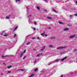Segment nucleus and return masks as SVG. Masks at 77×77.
Listing matches in <instances>:
<instances>
[{
  "mask_svg": "<svg viewBox=\"0 0 77 77\" xmlns=\"http://www.w3.org/2000/svg\"><path fill=\"white\" fill-rule=\"evenodd\" d=\"M67 46H65L64 47H59L57 48V50H59V49H63V48H66Z\"/></svg>",
  "mask_w": 77,
  "mask_h": 77,
  "instance_id": "obj_1",
  "label": "nucleus"
},
{
  "mask_svg": "<svg viewBox=\"0 0 77 77\" xmlns=\"http://www.w3.org/2000/svg\"><path fill=\"white\" fill-rule=\"evenodd\" d=\"M75 36V35H71L69 36V39H71V38H74Z\"/></svg>",
  "mask_w": 77,
  "mask_h": 77,
  "instance_id": "obj_2",
  "label": "nucleus"
},
{
  "mask_svg": "<svg viewBox=\"0 0 77 77\" xmlns=\"http://www.w3.org/2000/svg\"><path fill=\"white\" fill-rule=\"evenodd\" d=\"M55 63L54 62V61H53L51 62L50 63H49L48 64V65H51V64H52V63Z\"/></svg>",
  "mask_w": 77,
  "mask_h": 77,
  "instance_id": "obj_3",
  "label": "nucleus"
},
{
  "mask_svg": "<svg viewBox=\"0 0 77 77\" xmlns=\"http://www.w3.org/2000/svg\"><path fill=\"white\" fill-rule=\"evenodd\" d=\"M45 46H43V47L42 48V49L40 50L41 51H43L44 50H45Z\"/></svg>",
  "mask_w": 77,
  "mask_h": 77,
  "instance_id": "obj_4",
  "label": "nucleus"
},
{
  "mask_svg": "<svg viewBox=\"0 0 77 77\" xmlns=\"http://www.w3.org/2000/svg\"><path fill=\"white\" fill-rule=\"evenodd\" d=\"M67 57H66L63 58V59H61V61H63L64 60H65V59H66Z\"/></svg>",
  "mask_w": 77,
  "mask_h": 77,
  "instance_id": "obj_5",
  "label": "nucleus"
},
{
  "mask_svg": "<svg viewBox=\"0 0 77 77\" xmlns=\"http://www.w3.org/2000/svg\"><path fill=\"white\" fill-rule=\"evenodd\" d=\"M59 60H60V59L56 60H54V62L55 63H56V62H59Z\"/></svg>",
  "mask_w": 77,
  "mask_h": 77,
  "instance_id": "obj_6",
  "label": "nucleus"
},
{
  "mask_svg": "<svg viewBox=\"0 0 77 77\" xmlns=\"http://www.w3.org/2000/svg\"><path fill=\"white\" fill-rule=\"evenodd\" d=\"M69 30V29L68 28H65L63 29L64 31H67V30Z\"/></svg>",
  "mask_w": 77,
  "mask_h": 77,
  "instance_id": "obj_7",
  "label": "nucleus"
},
{
  "mask_svg": "<svg viewBox=\"0 0 77 77\" xmlns=\"http://www.w3.org/2000/svg\"><path fill=\"white\" fill-rule=\"evenodd\" d=\"M49 47H52V48H53L54 47V46H53V45H49Z\"/></svg>",
  "mask_w": 77,
  "mask_h": 77,
  "instance_id": "obj_8",
  "label": "nucleus"
},
{
  "mask_svg": "<svg viewBox=\"0 0 77 77\" xmlns=\"http://www.w3.org/2000/svg\"><path fill=\"white\" fill-rule=\"evenodd\" d=\"M47 18L48 19V20H51L52 19V18L50 17H47Z\"/></svg>",
  "mask_w": 77,
  "mask_h": 77,
  "instance_id": "obj_9",
  "label": "nucleus"
},
{
  "mask_svg": "<svg viewBox=\"0 0 77 77\" xmlns=\"http://www.w3.org/2000/svg\"><path fill=\"white\" fill-rule=\"evenodd\" d=\"M50 39H56V37H51Z\"/></svg>",
  "mask_w": 77,
  "mask_h": 77,
  "instance_id": "obj_10",
  "label": "nucleus"
},
{
  "mask_svg": "<svg viewBox=\"0 0 77 77\" xmlns=\"http://www.w3.org/2000/svg\"><path fill=\"white\" fill-rule=\"evenodd\" d=\"M23 55V52H22L21 53L20 56V57H22V56Z\"/></svg>",
  "mask_w": 77,
  "mask_h": 77,
  "instance_id": "obj_11",
  "label": "nucleus"
},
{
  "mask_svg": "<svg viewBox=\"0 0 77 77\" xmlns=\"http://www.w3.org/2000/svg\"><path fill=\"white\" fill-rule=\"evenodd\" d=\"M34 75V74H32V75L29 77H33Z\"/></svg>",
  "mask_w": 77,
  "mask_h": 77,
  "instance_id": "obj_12",
  "label": "nucleus"
},
{
  "mask_svg": "<svg viewBox=\"0 0 77 77\" xmlns=\"http://www.w3.org/2000/svg\"><path fill=\"white\" fill-rule=\"evenodd\" d=\"M37 10H40V8L38 6L37 7Z\"/></svg>",
  "mask_w": 77,
  "mask_h": 77,
  "instance_id": "obj_13",
  "label": "nucleus"
},
{
  "mask_svg": "<svg viewBox=\"0 0 77 77\" xmlns=\"http://www.w3.org/2000/svg\"><path fill=\"white\" fill-rule=\"evenodd\" d=\"M12 68V66H10L8 67V68Z\"/></svg>",
  "mask_w": 77,
  "mask_h": 77,
  "instance_id": "obj_14",
  "label": "nucleus"
},
{
  "mask_svg": "<svg viewBox=\"0 0 77 77\" xmlns=\"http://www.w3.org/2000/svg\"><path fill=\"white\" fill-rule=\"evenodd\" d=\"M72 16L71 15H70V19H72Z\"/></svg>",
  "mask_w": 77,
  "mask_h": 77,
  "instance_id": "obj_15",
  "label": "nucleus"
},
{
  "mask_svg": "<svg viewBox=\"0 0 77 77\" xmlns=\"http://www.w3.org/2000/svg\"><path fill=\"white\" fill-rule=\"evenodd\" d=\"M38 68H36L35 70H34V71H38Z\"/></svg>",
  "mask_w": 77,
  "mask_h": 77,
  "instance_id": "obj_16",
  "label": "nucleus"
},
{
  "mask_svg": "<svg viewBox=\"0 0 77 77\" xmlns=\"http://www.w3.org/2000/svg\"><path fill=\"white\" fill-rule=\"evenodd\" d=\"M20 71H24L23 69H20V70H18L17 71H20Z\"/></svg>",
  "mask_w": 77,
  "mask_h": 77,
  "instance_id": "obj_17",
  "label": "nucleus"
},
{
  "mask_svg": "<svg viewBox=\"0 0 77 77\" xmlns=\"http://www.w3.org/2000/svg\"><path fill=\"white\" fill-rule=\"evenodd\" d=\"M44 34H45L44 33H42L41 35L42 36H44Z\"/></svg>",
  "mask_w": 77,
  "mask_h": 77,
  "instance_id": "obj_18",
  "label": "nucleus"
},
{
  "mask_svg": "<svg viewBox=\"0 0 77 77\" xmlns=\"http://www.w3.org/2000/svg\"><path fill=\"white\" fill-rule=\"evenodd\" d=\"M59 23L60 24H63V23L61 22H59Z\"/></svg>",
  "mask_w": 77,
  "mask_h": 77,
  "instance_id": "obj_19",
  "label": "nucleus"
},
{
  "mask_svg": "<svg viewBox=\"0 0 77 77\" xmlns=\"http://www.w3.org/2000/svg\"><path fill=\"white\" fill-rule=\"evenodd\" d=\"M16 1V3H17V2H20V0H15Z\"/></svg>",
  "mask_w": 77,
  "mask_h": 77,
  "instance_id": "obj_20",
  "label": "nucleus"
},
{
  "mask_svg": "<svg viewBox=\"0 0 77 77\" xmlns=\"http://www.w3.org/2000/svg\"><path fill=\"white\" fill-rule=\"evenodd\" d=\"M53 11H54L55 12H56V13H57V12L55 10H54V9H53Z\"/></svg>",
  "mask_w": 77,
  "mask_h": 77,
  "instance_id": "obj_21",
  "label": "nucleus"
},
{
  "mask_svg": "<svg viewBox=\"0 0 77 77\" xmlns=\"http://www.w3.org/2000/svg\"><path fill=\"white\" fill-rule=\"evenodd\" d=\"M17 27H18V26H16V27L14 29V31H15V30H16V29H17Z\"/></svg>",
  "mask_w": 77,
  "mask_h": 77,
  "instance_id": "obj_22",
  "label": "nucleus"
},
{
  "mask_svg": "<svg viewBox=\"0 0 77 77\" xmlns=\"http://www.w3.org/2000/svg\"><path fill=\"white\" fill-rule=\"evenodd\" d=\"M40 54H42V53H41V54H39L38 55H37V57H39V55H40Z\"/></svg>",
  "mask_w": 77,
  "mask_h": 77,
  "instance_id": "obj_23",
  "label": "nucleus"
},
{
  "mask_svg": "<svg viewBox=\"0 0 77 77\" xmlns=\"http://www.w3.org/2000/svg\"><path fill=\"white\" fill-rule=\"evenodd\" d=\"M8 45H12V43H11V42H10L8 43Z\"/></svg>",
  "mask_w": 77,
  "mask_h": 77,
  "instance_id": "obj_24",
  "label": "nucleus"
},
{
  "mask_svg": "<svg viewBox=\"0 0 77 77\" xmlns=\"http://www.w3.org/2000/svg\"><path fill=\"white\" fill-rule=\"evenodd\" d=\"M32 16V15H29L28 16V17H29V18H30Z\"/></svg>",
  "mask_w": 77,
  "mask_h": 77,
  "instance_id": "obj_25",
  "label": "nucleus"
},
{
  "mask_svg": "<svg viewBox=\"0 0 77 77\" xmlns=\"http://www.w3.org/2000/svg\"><path fill=\"white\" fill-rule=\"evenodd\" d=\"M34 24H35V25H36V23L35 22H34Z\"/></svg>",
  "mask_w": 77,
  "mask_h": 77,
  "instance_id": "obj_26",
  "label": "nucleus"
},
{
  "mask_svg": "<svg viewBox=\"0 0 77 77\" xmlns=\"http://www.w3.org/2000/svg\"><path fill=\"white\" fill-rule=\"evenodd\" d=\"M65 53V52H61L60 53L61 54H64Z\"/></svg>",
  "mask_w": 77,
  "mask_h": 77,
  "instance_id": "obj_27",
  "label": "nucleus"
},
{
  "mask_svg": "<svg viewBox=\"0 0 77 77\" xmlns=\"http://www.w3.org/2000/svg\"><path fill=\"white\" fill-rule=\"evenodd\" d=\"M6 18L7 19H9V17H6Z\"/></svg>",
  "mask_w": 77,
  "mask_h": 77,
  "instance_id": "obj_28",
  "label": "nucleus"
},
{
  "mask_svg": "<svg viewBox=\"0 0 77 77\" xmlns=\"http://www.w3.org/2000/svg\"><path fill=\"white\" fill-rule=\"evenodd\" d=\"M45 2H47V0H43Z\"/></svg>",
  "mask_w": 77,
  "mask_h": 77,
  "instance_id": "obj_29",
  "label": "nucleus"
},
{
  "mask_svg": "<svg viewBox=\"0 0 77 77\" xmlns=\"http://www.w3.org/2000/svg\"><path fill=\"white\" fill-rule=\"evenodd\" d=\"M16 35L15 34L14 35V38H15V37H16Z\"/></svg>",
  "mask_w": 77,
  "mask_h": 77,
  "instance_id": "obj_30",
  "label": "nucleus"
},
{
  "mask_svg": "<svg viewBox=\"0 0 77 77\" xmlns=\"http://www.w3.org/2000/svg\"><path fill=\"white\" fill-rule=\"evenodd\" d=\"M37 39H40V38H39V37H37Z\"/></svg>",
  "mask_w": 77,
  "mask_h": 77,
  "instance_id": "obj_31",
  "label": "nucleus"
},
{
  "mask_svg": "<svg viewBox=\"0 0 77 77\" xmlns=\"http://www.w3.org/2000/svg\"><path fill=\"white\" fill-rule=\"evenodd\" d=\"M7 56L6 55V56H3V55L2 56V57H7Z\"/></svg>",
  "mask_w": 77,
  "mask_h": 77,
  "instance_id": "obj_32",
  "label": "nucleus"
},
{
  "mask_svg": "<svg viewBox=\"0 0 77 77\" xmlns=\"http://www.w3.org/2000/svg\"><path fill=\"white\" fill-rule=\"evenodd\" d=\"M25 58H26V56L23 57V59L24 60Z\"/></svg>",
  "mask_w": 77,
  "mask_h": 77,
  "instance_id": "obj_33",
  "label": "nucleus"
},
{
  "mask_svg": "<svg viewBox=\"0 0 77 77\" xmlns=\"http://www.w3.org/2000/svg\"><path fill=\"white\" fill-rule=\"evenodd\" d=\"M4 36H8V35H4Z\"/></svg>",
  "mask_w": 77,
  "mask_h": 77,
  "instance_id": "obj_34",
  "label": "nucleus"
},
{
  "mask_svg": "<svg viewBox=\"0 0 77 77\" xmlns=\"http://www.w3.org/2000/svg\"><path fill=\"white\" fill-rule=\"evenodd\" d=\"M30 44V42H28L26 44V45H29Z\"/></svg>",
  "mask_w": 77,
  "mask_h": 77,
  "instance_id": "obj_35",
  "label": "nucleus"
},
{
  "mask_svg": "<svg viewBox=\"0 0 77 77\" xmlns=\"http://www.w3.org/2000/svg\"><path fill=\"white\" fill-rule=\"evenodd\" d=\"M26 50H24V52H23V53H26Z\"/></svg>",
  "mask_w": 77,
  "mask_h": 77,
  "instance_id": "obj_36",
  "label": "nucleus"
},
{
  "mask_svg": "<svg viewBox=\"0 0 77 77\" xmlns=\"http://www.w3.org/2000/svg\"><path fill=\"white\" fill-rule=\"evenodd\" d=\"M36 60H35V62H34V63H36Z\"/></svg>",
  "mask_w": 77,
  "mask_h": 77,
  "instance_id": "obj_37",
  "label": "nucleus"
},
{
  "mask_svg": "<svg viewBox=\"0 0 77 77\" xmlns=\"http://www.w3.org/2000/svg\"><path fill=\"white\" fill-rule=\"evenodd\" d=\"M74 50L75 51H77V49H75Z\"/></svg>",
  "mask_w": 77,
  "mask_h": 77,
  "instance_id": "obj_38",
  "label": "nucleus"
},
{
  "mask_svg": "<svg viewBox=\"0 0 77 77\" xmlns=\"http://www.w3.org/2000/svg\"><path fill=\"white\" fill-rule=\"evenodd\" d=\"M35 39V38H32V39Z\"/></svg>",
  "mask_w": 77,
  "mask_h": 77,
  "instance_id": "obj_39",
  "label": "nucleus"
},
{
  "mask_svg": "<svg viewBox=\"0 0 77 77\" xmlns=\"http://www.w3.org/2000/svg\"><path fill=\"white\" fill-rule=\"evenodd\" d=\"M11 71H9L8 72V73H11Z\"/></svg>",
  "mask_w": 77,
  "mask_h": 77,
  "instance_id": "obj_40",
  "label": "nucleus"
},
{
  "mask_svg": "<svg viewBox=\"0 0 77 77\" xmlns=\"http://www.w3.org/2000/svg\"><path fill=\"white\" fill-rule=\"evenodd\" d=\"M4 32H5V31H4V32H2V33L1 34V35H2L3 33H4Z\"/></svg>",
  "mask_w": 77,
  "mask_h": 77,
  "instance_id": "obj_41",
  "label": "nucleus"
},
{
  "mask_svg": "<svg viewBox=\"0 0 77 77\" xmlns=\"http://www.w3.org/2000/svg\"><path fill=\"white\" fill-rule=\"evenodd\" d=\"M75 16H76L77 17V14H75Z\"/></svg>",
  "mask_w": 77,
  "mask_h": 77,
  "instance_id": "obj_42",
  "label": "nucleus"
},
{
  "mask_svg": "<svg viewBox=\"0 0 77 77\" xmlns=\"http://www.w3.org/2000/svg\"><path fill=\"white\" fill-rule=\"evenodd\" d=\"M45 36H47V34H45Z\"/></svg>",
  "mask_w": 77,
  "mask_h": 77,
  "instance_id": "obj_43",
  "label": "nucleus"
},
{
  "mask_svg": "<svg viewBox=\"0 0 77 77\" xmlns=\"http://www.w3.org/2000/svg\"><path fill=\"white\" fill-rule=\"evenodd\" d=\"M44 11H45V12H47V10H45Z\"/></svg>",
  "mask_w": 77,
  "mask_h": 77,
  "instance_id": "obj_44",
  "label": "nucleus"
},
{
  "mask_svg": "<svg viewBox=\"0 0 77 77\" xmlns=\"http://www.w3.org/2000/svg\"><path fill=\"white\" fill-rule=\"evenodd\" d=\"M48 29H51V28H50V27H49L48 28Z\"/></svg>",
  "mask_w": 77,
  "mask_h": 77,
  "instance_id": "obj_45",
  "label": "nucleus"
},
{
  "mask_svg": "<svg viewBox=\"0 0 77 77\" xmlns=\"http://www.w3.org/2000/svg\"><path fill=\"white\" fill-rule=\"evenodd\" d=\"M36 29V28H34V30H35Z\"/></svg>",
  "mask_w": 77,
  "mask_h": 77,
  "instance_id": "obj_46",
  "label": "nucleus"
},
{
  "mask_svg": "<svg viewBox=\"0 0 77 77\" xmlns=\"http://www.w3.org/2000/svg\"><path fill=\"white\" fill-rule=\"evenodd\" d=\"M63 77V75H61V77Z\"/></svg>",
  "mask_w": 77,
  "mask_h": 77,
  "instance_id": "obj_47",
  "label": "nucleus"
},
{
  "mask_svg": "<svg viewBox=\"0 0 77 77\" xmlns=\"http://www.w3.org/2000/svg\"><path fill=\"white\" fill-rule=\"evenodd\" d=\"M4 65H6V64H5V63H4Z\"/></svg>",
  "mask_w": 77,
  "mask_h": 77,
  "instance_id": "obj_48",
  "label": "nucleus"
},
{
  "mask_svg": "<svg viewBox=\"0 0 77 77\" xmlns=\"http://www.w3.org/2000/svg\"><path fill=\"white\" fill-rule=\"evenodd\" d=\"M26 9L27 8V9H28V8H27V7H26Z\"/></svg>",
  "mask_w": 77,
  "mask_h": 77,
  "instance_id": "obj_49",
  "label": "nucleus"
},
{
  "mask_svg": "<svg viewBox=\"0 0 77 77\" xmlns=\"http://www.w3.org/2000/svg\"><path fill=\"white\" fill-rule=\"evenodd\" d=\"M29 24H30V22H29Z\"/></svg>",
  "mask_w": 77,
  "mask_h": 77,
  "instance_id": "obj_50",
  "label": "nucleus"
}]
</instances>
